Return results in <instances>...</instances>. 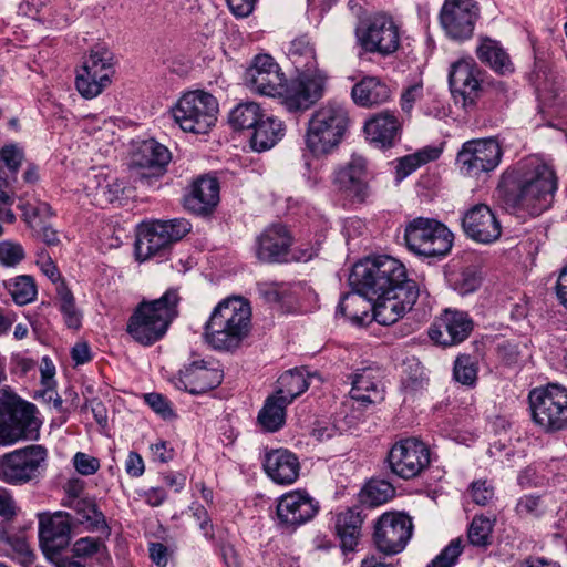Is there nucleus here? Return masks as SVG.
I'll list each match as a JSON object with an SVG mask.
<instances>
[{
    "label": "nucleus",
    "instance_id": "obj_22",
    "mask_svg": "<svg viewBox=\"0 0 567 567\" xmlns=\"http://www.w3.org/2000/svg\"><path fill=\"white\" fill-rule=\"evenodd\" d=\"M71 515L56 512L53 515H40L39 542L44 555L49 559L66 548L71 540Z\"/></svg>",
    "mask_w": 567,
    "mask_h": 567
},
{
    "label": "nucleus",
    "instance_id": "obj_26",
    "mask_svg": "<svg viewBox=\"0 0 567 567\" xmlns=\"http://www.w3.org/2000/svg\"><path fill=\"white\" fill-rule=\"evenodd\" d=\"M220 186L213 175L198 176L184 197V206L189 212L206 216L212 214L220 200Z\"/></svg>",
    "mask_w": 567,
    "mask_h": 567
},
{
    "label": "nucleus",
    "instance_id": "obj_58",
    "mask_svg": "<svg viewBox=\"0 0 567 567\" xmlns=\"http://www.w3.org/2000/svg\"><path fill=\"white\" fill-rule=\"evenodd\" d=\"M148 554L151 560L157 567H166L169 559L173 556V550H169L167 546L158 542H152L148 545Z\"/></svg>",
    "mask_w": 567,
    "mask_h": 567
},
{
    "label": "nucleus",
    "instance_id": "obj_51",
    "mask_svg": "<svg viewBox=\"0 0 567 567\" xmlns=\"http://www.w3.org/2000/svg\"><path fill=\"white\" fill-rule=\"evenodd\" d=\"M23 246L13 240L0 241V266L16 268L25 259Z\"/></svg>",
    "mask_w": 567,
    "mask_h": 567
},
{
    "label": "nucleus",
    "instance_id": "obj_8",
    "mask_svg": "<svg viewBox=\"0 0 567 567\" xmlns=\"http://www.w3.org/2000/svg\"><path fill=\"white\" fill-rule=\"evenodd\" d=\"M48 451L42 445H29L0 457V481L9 485H23L35 480L44 468Z\"/></svg>",
    "mask_w": 567,
    "mask_h": 567
},
{
    "label": "nucleus",
    "instance_id": "obj_56",
    "mask_svg": "<svg viewBox=\"0 0 567 567\" xmlns=\"http://www.w3.org/2000/svg\"><path fill=\"white\" fill-rule=\"evenodd\" d=\"M145 402L150 408L164 420L174 417V412L166 398L159 393H147L144 395Z\"/></svg>",
    "mask_w": 567,
    "mask_h": 567
},
{
    "label": "nucleus",
    "instance_id": "obj_16",
    "mask_svg": "<svg viewBox=\"0 0 567 567\" xmlns=\"http://www.w3.org/2000/svg\"><path fill=\"white\" fill-rule=\"evenodd\" d=\"M372 300L373 319L383 326L399 321L410 311L419 297L416 284H406L390 293L367 295Z\"/></svg>",
    "mask_w": 567,
    "mask_h": 567
},
{
    "label": "nucleus",
    "instance_id": "obj_23",
    "mask_svg": "<svg viewBox=\"0 0 567 567\" xmlns=\"http://www.w3.org/2000/svg\"><path fill=\"white\" fill-rule=\"evenodd\" d=\"M318 509V503L306 491L296 489L279 498L277 516L280 524L295 528L312 519Z\"/></svg>",
    "mask_w": 567,
    "mask_h": 567
},
{
    "label": "nucleus",
    "instance_id": "obj_40",
    "mask_svg": "<svg viewBox=\"0 0 567 567\" xmlns=\"http://www.w3.org/2000/svg\"><path fill=\"white\" fill-rule=\"evenodd\" d=\"M276 395L269 396L258 414V421L267 432H276L282 427L286 419V406Z\"/></svg>",
    "mask_w": 567,
    "mask_h": 567
},
{
    "label": "nucleus",
    "instance_id": "obj_20",
    "mask_svg": "<svg viewBox=\"0 0 567 567\" xmlns=\"http://www.w3.org/2000/svg\"><path fill=\"white\" fill-rule=\"evenodd\" d=\"M169 150L157 141L150 138L138 142L131 155L130 168L141 181L159 177L171 162Z\"/></svg>",
    "mask_w": 567,
    "mask_h": 567
},
{
    "label": "nucleus",
    "instance_id": "obj_29",
    "mask_svg": "<svg viewBox=\"0 0 567 567\" xmlns=\"http://www.w3.org/2000/svg\"><path fill=\"white\" fill-rule=\"evenodd\" d=\"M223 372L208 367L204 360L196 359L185 365L181 378L185 390L192 394L205 393L221 383Z\"/></svg>",
    "mask_w": 567,
    "mask_h": 567
},
{
    "label": "nucleus",
    "instance_id": "obj_1",
    "mask_svg": "<svg viewBox=\"0 0 567 567\" xmlns=\"http://www.w3.org/2000/svg\"><path fill=\"white\" fill-rule=\"evenodd\" d=\"M504 183L508 187L506 203L532 215H539L549 206L557 188L554 169L536 156L519 163L516 169L505 176Z\"/></svg>",
    "mask_w": 567,
    "mask_h": 567
},
{
    "label": "nucleus",
    "instance_id": "obj_47",
    "mask_svg": "<svg viewBox=\"0 0 567 567\" xmlns=\"http://www.w3.org/2000/svg\"><path fill=\"white\" fill-rule=\"evenodd\" d=\"M60 310L63 313L66 326L71 329H79L82 321V313L75 306V300L63 281L56 287Z\"/></svg>",
    "mask_w": 567,
    "mask_h": 567
},
{
    "label": "nucleus",
    "instance_id": "obj_63",
    "mask_svg": "<svg viewBox=\"0 0 567 567\" xmlns=\"http://www.w3.org/2000/svg\"><path fill=\"white\" fill-rule=\"evenodd\" d=\"M6 542L23 557L24 563H31L33 560V553L30 549L27 540L22 536H7Z\"/></svg>",
    "mask_w": 567,
    "mask_h": 567
},
{
    "label": "nucleus",
    "instance_id": "obj_32",
    "mask_svg": "<svg viewBox=\"0 0 567 567\" xmlns=\"http://www.w3.org/2000/svg\"><path fill=\"white\" fill-rule=\"evenodd\" d=\"M351 96L357 105L371 107L389 101L391 90L382 79L378 76H364L354 84Z\"/></svg>",
    "mask_w": 567,
    "mask_h": 567
},
{
    "label": "nucleus",
    "instance_id": "obj_62",
    "mask_svg": "<svg viewBox=\"0 0 567 567\" xmlns=\"http://www.w3.org/2000/svg\"><path fill=\"white\" fill-rule=\"evenodd\" d=\"M423 96L422 83H415L409 86L401 96L402 110L406 113L411 112L414 103Z\"/></svg>",
    "mask_w": 567,
    "mask_h": 567
},
{
    "label": "nucleus",
    "instance_id": "obj_5",
    "mask_svg": "<svg viewBox=\"0 0 567 567\" xmlns=\"http://www.w3.org/2000/svg\"><path fill=\"white\" fill-rule=\"evenodd\" d=\"M350 281L367 295L390 293L406 284H415L408 279L404 265L390 256L368 258L354 265Z\"/></svg>",
    "mask_w": 567,
    "mask_h": 567
},
{
    "label": "nucleus",
    "instance_id": "obj_38",
    "mask_svg": "<svg viewBox=\"0 0 567 567\" xmlns=\"http://www.w3.org/2000/svg\"><path fill=\"white\" fill-rule=\"evenodd\" d=\"M315 374H308L303 370H291L281 374L278 379V389L274 395L290 404L298 395L303 393L310 385Z\"/></svg>",
    "mask_w": 567,
    "mask_h": 567
},
{
    "label": "nucleus",
    "instance_id": "obj_45",
    "mask_svg": "<svg viewBox=\"0 0 567 567\" xmlns=\"http://www.w3.org/2000/svg\"><path fill=\"white\" fill-rule=\"evenodd\" d=\"M288 55L297 71L318 69L315 49L305 37L295 39L291 42Z\"/></svg>",
    "mask_w": 567,
    "mask_h": 567
},
{
    "label": "nucleus",
    "instance_id": "obj_36",
    "mask_svg": "<svg viewBox=\"0 0 567 567\" xmlns=\"http://www.w3.org/2000/svg\"><path fill=\"white\" fill-rule=\"evenodd\" d=\"M251 147L261 152L271 148L284 136V124L274 116H262L252 128Z\"/></svg>",
    "mask_w": 567,
    "mask_h": 567
},
{
    "label": "nucleus",
    "instance_id": "obj_64",
    "mask_svg": "<svg viewBox=\"0 0 567 567\" xmlns=\"http://www.w3.org/2000/svg\"><path fill=\"white\" fill-rule=\"evenodd\" d=\"M16 514L17 507L13 497L4 489L0 491V518L10 520Z\"/></svg>",
    "mask_w": 567,
    "mask_h": 567
},
{
    "label": "nucleus",
    "instance_id": "obj_46",
    "mask_svg": "<svg viewBox=\"0 0 567 567\" xmlns=\"http://www.w3.org/2000/svg\"><path fill=\"white\" fill-rule=\"evenodd\" d=\"M112 83L106 74L93 76L92 73L80 70L75 78V86L78 92L84 99H94L100 95Z\"/></svg>",
    "mask_w": 567,
    "mask_h": 567
},
{
    "label": "nucleus",
    "instance_id": "obj_27",
    "mask_svg": "<svg viewBox=\"0 0 567 567\" xmlns=\"http://www.w3.org/2000/svg\"><path fill=\"white\" fill-rule=\"evenodd\" d=\"M334 184L348 197L358 202L365 200L370 193L365 159L361 156H352L350 162L336 173Z\"/></svg>",
    "mask_w": 567,
    "mask_h": 567
},
{
    "label": "nucleus",
    "instance_id": "obj_24",
    "mask_svg": "<svg viewBox=\"0 0 567 567\" xmlns=\"http://www.w3.org/2000/svg\"><path fill=\"white\" fill-rule=\"evenodd\" d=\"M462 226L470 238L481 244L494 243L502 234L499 220L485 204L470 208L462 219Z\"/></svg>",
    "mask_w": 567,
    "mask_h": 567
},
{
    "label": "nucleus",
    "instance_id": "obj_48",
    "mask_svg": "<svg viewBox=\"0 0 567 567\" xmlns=\"http://www.w3.org/2000/svg\"><path fill=\"white\" fill-rule=\"evenodd\" d=\"M394 495L393 486L385 481H372L364 487L361 499L368 506L374 507L386 503Z\"/></svg>",
    "mask_w": 567,
    "mask_h": 567
},
{
    "label": "nucleus",
    "instance_id": "obj_44",
    "mask_svg": "<svg viewBox=\"0 0 567 567\" xmlns=\"http://www.w3.org/2000/svg\"><path fill=\"white\" fill-rule=\"evenodd\" d=\"M114 64V55L111 51L105 48H96L91 51L81 70L92 73L93 76L106 74L112 80L115 73Z\"/></svg>",
    "mask_w": 567,
    "mask_h": 567
},
{
    "label": "nucleus",
    "instance_id": "obj_10",
    "mask_svg": "<svg viewBox=\"0 0 567 567\" xmlns=\"http://www.w3.org/2000/svg\"><path fill=\"white\" fill-rule=\"evenodd\" d=\"M361 47L371 53L389 55L400 45V31L393 18L384 12L372 14L357 29Z\"/></svg>",
    "mask_w": 567,
    "mask_h": 567
},
{
    "label": "nucleus",
    "instance_id": "obj_13",
    "mask_svg": "<svg viewBox=\"0 0 567 567\" xmlns=\"http://www.w3.org/2000/svg\"><path fill=\"white\" fill-rule=\"evenodd\" d=\"M391 471L401 478L419 476L431 462L429 447L415 437L395 443L388 455Z\"/></svg>",
    "mask_w": 567,
    "mask_h": 567
},
{
    "label": "nucleus",
    "instance_id": "obj_14",
    "mask_svg": "<svg viewBox=\"0 0 567 567\" xmlns=\"http://www.w3.org/2000/svg\"><path fill=\"white\" fill-rule=\"evenodd\" d=\"M412 532L410 516L403 513H384L374 525V544L381 553L395 555L405 548Z\"/></svg>",
    "mask_w": 567,
    "mask_h": 567
},
{
    "label": "nucleus",
    "instance_id": "obj_52",
    "mask_svg": "<svg viewBox=\"0 0 567 567\" xmlns=\"http://www.w3.org/2000/svg\"><path fill=\"white\" fill-rule=\"evenodd\" d=\"M454 378L457 382L471 385L476 381L477 368L470 355L457 357L454 364Z\"/></svg>",
    "mask_w": 567,
    "mask_h": 567
},
{
    "label": "nucleus",
    "instance_id": "obj_50",
    "mask_svg": "<svg viewBox=\"0 0 567 567\" xmlns=\"http://www.w3.org/2000/svg\"><path fill=\"white\" fill-rule=\"evenodd\" d=\"M0 158L1 166H6L9 173L3 172L4 177H9V179L17 182V173L24 159V154L22 148H20L17 144H8L4 145L0 150Z\"/></svg>",
    "mask_w": 567,
    "mask_h": 567
},
{
    "label": "nucleus",
    "instance_id": "obj_7",
    "mask_svg": "<svg viewBox=\"0 0 567 567\" xmlns=\"http://www.w3.org/2000/svg\"><path fill=\"white\" fill-rule=\"evenodd\" d=\"M408 248L424 257L445 256L452 248L453 235L445 225L433 218L417 217L405 227Z\"/></svg>",
    "mask_w": 567,
    "mask_h": 567
},
{
    "label": "nucleus",
    "instance_id": "obj_6",
    "mask_svg": "<svg viewBox=\"0 0 567 567\" xmlns=\"http://www.w3.org/2000/svg\"><path fill=\"white\" fill-rule=\"evenodd\" d=\"M528 401L532 420L543 432L567 429V388L557 383L535 388L529 392Z\"/></svg>",
    "mask_w": 567,
    "mask_h": 567
},
{
    "label": "nucleus",
    "instance_id": "obj_53",
    "mask_svg": "<svg viewBox=\"0 0 567 567\" xmlns=\"http://www.w3.org/2000/svg\"><path fill=\"white\" fill-rule=\"evenodd\" d=\"M463 545L461 538H455L429 564L427 567H452L461 553Z\"/></svg>",
    "mask_w": 567,
    "mask_h": 567
},
{
    "label": "nucleus",
    "instance_id": "obj_34",
    "mask_svg": "<svg viewBox=\"0 0 567 567\" xmlns=\"http://www.w3.org/2000/svg\"><path fill=\"white\" fill-rule=\"evenodd\" d=\"M373 312L372 300L357 288V291L346 293L337 308V312L350 319L354 324L363 326L371 320Z\"/></svg>",
    "mask_w": 567,
    "mask_h": 567
},
{
    "label": "nucleus",
    "instance_id": "obj_33",
    "mask_svg": "<svg viewBox=\"0 0 567 567\" xmlns=\"http://www.w3.org/2000/svg\"><path fill=\"white\" fill-rule=\"evenodd\" d=\"M364 131L372 143L391 146L399 136L400 123L394 114L381 112L365 122Z\"/></svg>",
    "mask_w": 567,
    "mask_h": 567
},
{
    "label": "nucleus",
    "instance_id": "obj_37",
    "mask_svg": "<svg viewBox=\"0 0 567 567\" xmlns=\"http://www.w3.org/2000/svg\"><path fill=\"white\" fill-rule=\"evenodd\" d=\"M478 59L488 64L495 72L506 75L514 72V64L501 47L499 42L489 38L483 39L476 49Z\"/></svg>",
    "mask_w": 567,
    "mask_h": 567
},
{
    "label": "nucleus",
    "instance_id": "obj_12",
    "mask_svg": "<svg viewBox=\"0 0 567 567\" xmlns=\"http://www.w3.org/2000/svg\"><path fill=\"white\" fill-rule=\"evenodd\" d=\"M174 220L141 223L136 228L135 257L143 262L151 258H165L174 248Z\"/></svg>",
    "mask_w": 567,
    "mask_h": 567
},
{
    "label": "nucleus",
    "instance_id": "obj_43",
    "mask_svg": "<svg viewBox=\"0 0 567 567\" xmlns=\"http://www.w3.org/2000/svg\"><path fill=\"white\" fill-rule=\"evenodd\" d=\"M441 153L442 150L440 147L426 146L413 154L402 157L396 166L398 178H405L421 165L439 158Z\"/></svg>",
    "mask_w": 567,
    "mask_h": 567
},
{
    "label": "nucleus",
    "instance_id": "obj_41",
    "mask_svg": "<svg viewBox=\"0 0 567 567\" xmlns=\"http://www.w3.org/2000/svg\"><path fill=\"white\" fill-rule=\"evenodd\" d=\"M264 116L260 105L252 101L239 103L229 113V123L235 130H252Z\"/></svg>",
    "mask_w": 567,
    "mask_h": 567
},
{
    "label": "nucleus",
    "instance_id": "obj_42",
    "mask_svg": "<svg viewBox=\"0 0 567 567\" xmlns=\"http://www.w3.org/2000/svg\"><path fill=\"white\" fill-rule=\"evenodd\" d=\"M75 511L80 516L79 522L81 524H86L89 529L92 532H100L104 536L110 535V527L106 523L105 516L93 502L79 499L75 504Z\"/></svg>",
    "mask_w": 567,
    "mask_h": 567
},
{
    "label": "nucleus",
    "instance_id": "obj_4",
    "mask_svg": "<svg viewBox=\"0 0 567 567\" xmlns=\"http://www.w3.org/2000/svg\"><path fill=\"white\" fill-rule=\"evenodd\" d=\"M177 313V290L169 288L161 298L142 301L127 323V333L138 343L151 346L162 339Z\"/></svg>",
    "mask_w": 567,
    "mask_h": 567
},
{
    "label": "nucleus",
    "instance_id": "obj_21",
    "mask_svg": "<svg viewBox=\"0 0 567 567\" xmlns=\"http://www.w3.org/2000/svg\"><path fill=\"white\" fill-rule=\"evenodd\" d=\"M451 92L463 107L474 104L481 91V70L472 58L460 59L449 73Z\"/></svg>",
    "mask_w": 567,
    "mask_h": 567
},
{
    "label": "nucleus",
    "instance_id": "obj_55",
    "mask_svg": "<svg viewBox=\"0 0 567 567\" xmlns=\"http://www.w3.org/2000/svg\"><path fill=\"white\" fill-rule=\"evenodd\" d=\"M516 512L520 516H538L544 512V505L539 496L524 495L516 504Z\"/></svg>",
    "mask_w": 567,
    "mask_h": 567
},
{
    "label": "nucleus",
    "instance_id": "obj_3",
    "mask_svg": "<svg viewBox=\"0 0 567 567\" xmlns=\"http://www.w3.org/2000/svg\"><path fill=\"white\" fill-rule=\"evenodd\" d=\"M350 117L342 103L329 101L316 109L305 134L306 148L316 157L331 153L343 140Z\"/></svg>",
    "mask_w": 567,
    "mask_h": 567
},
{
    "label": "nucleus",
    "instance_id": "obj_28",
    "mask_svg": "<svg viewBox=\"0 0 567 567\" xmlns=\"http://www.w3.org/2000/svg\"><path fill=\"white\" fill-rule=\"evenodd\" d=\"M264 468L275 483L288 485L292 484L298 478L300 463L292 452L278 449L266 454Z\"/></svg>",
    "mask_w": 567,
    "mask_h": 567
},
{
    "label": "nucleus",
    "instance_id": "obj_39",
    "mask_svg": "<svg viewBox=\"0 0 567 567\" xmlns=\"http://www.w3.org/2000/svg\"><path fill=\"white\" fill-rule=\"evenodd\" d=\"M3 287L7 289L12 300L24 306L35 300L38 290L32 276L20 275L12 279L4 280Z\"/></svg>",
    "mask_w": 567,
    "mask_h": 567
},
{
    "label": "nucleus",
    "instance_id": "obj_17",
    "mask_svg": "<svg viewBox=\"0 0 567 567\" xmlns=\"http://www.w3.org/2000/svg\"><path fill=\"white\" fill-rule=\"evenodd\" d=\"M501 157L502 150L496 140H473L463 144L456 162L464 174L477 177L495 169Z\"/></svg>",
    "mask_w": 567,
    "mask_h": 567
},
{
    "label": "nucleus",
    "instance_id": "obj_54",
    "mask_svg": "<svg viewBox=\"0 0 567 567\" xmlns=\"http://www.w3.org/2000/svg\"><path fill=\"white\" fill-rule=\"evenodd\" d=\"M259 296L268 303L280 302L288 292L285 284L277 282H259L257 285Z\"/></svg>",
    "mask_w": 567,
    "mask_h": 567
},
{
    "label": "nucleus",
    "instance_id": "obj_60",
    "mask_svg": "<svg viewBox=\"0 0 567 567\" xmlns=\"http://www.w3.org/2000/svg\"><path fill=\"white\" fill-rule=\"evenodd\" d=\"M493 495V487L486 481H477L471 486V496L477 505H486Z\"/></svg>",
    "mask_w": 567,
    "mask_h": 567
},
{
    "label": "nucleus",
    "instance_id": "obj_19",
    "mask_svg": "<svg viewBox=\"0 0 567 567\" xmlns=\"http://www.w3.org/2000/svg\"><path fill=\"white\" fill-rule=\"evenodd\" d=\"M34 411L35 406L31 403L0 408V444L11 445L23 439H32L39 429Z\"/></svg>",
    "mask_w": 567,
    "mask_h": 567
},
{
    "label": "nucleus",
    "instance_id": "obj_15",
    "mask_svg": "<svg viewBox=\"0 0 567 567\" xmlns=\"http://www.w3.org/2000/svg\"><path fill=\"white\" fill-rule=\"evenodd\" d=\"M246 86L254 93L265 96H279L286 78L280 65L267 53L255 55L245 71Z\"/></svg>",
    "mask_w": 567,
    "mask_h": 567
},
{
    "label": "nucleus",
    "instance_id": "obj_11",
    "mask_svg": "<svg viewBox=\"0 0 567 567\" xmlns=\"http://www.w3.org/2000/svg\"><path fill=\"white\" fill-rule=\"evenodd\" d=\"M218 104L203 91L185 93L179 99V128L194 134H205L214 125Z\"/></svg>",
    "mask_w": 567,
    "mask_h": 567
},
{
    "label": "nucleus",
    "instance_id": "obj_49",
    "mask_svg": "<svg viewBox=\"0 0 567 567\" xmlns=\"http://www.w3.org/2000/svg\"><path fill=\"white\" fill-rule=\"evenodd\" d=\"M493 520L485 516H475L468 527L467 538L474 546H487L491 543Z\"/></svg>",
    "mask_w": 567,
    "mask_h": 567
},
{
    "label": "nucleus",
    "instance_id": "obj_18",
    "mask_svg": "<svg viewBox=\"0 0 567 567\" xmlns=\"http://www.w3.org/2000/svg\"><path fill=\"white\" fill-rule=\"evenodd\" d=\"M480 9L473 0H445L440 11V23L445 34L455 41L473 35Z\"/></svg>",
    "mask_w": 567,
    "mask_h": 567
},
{
    "label": "nucleus",
    "instance_id": "obj_61",
    "mask_svg": "<svg viewBox=\"0 0 567 567\" xmlns=\"http://www.w3.org/2000/svg\"><path fill=\"white\" fill-rule=\"evenodd\" d=\"M153 458L156 462L159 463H168L169 461H173L175 456V450L174 446L163 440H159L155 444L151 446Z\"/></svg>",
    "mask_w": 567,
    "mask_h": 567
},
{
    "label": "nucleus",
    "instance_id": "obj_59",
    "mask_svg": "<svg viewBox=\"0 0 567 567\" xmlns=\"http://www.w3.org/2000/svg\"><path fill=\"white\" fill-rule=\"evenodd\" d=\"M102 543L99 538L83 537L78 539L72 548L76 557L91 556L99 551Z\"/></svg>",
    "mask_w": 567,
    "mask_h": 567
},
{
    "label": "nucleus",
    "instance_id": "obj_31",
    "mask_svg": "<svg viewBox=\"0 0 567 567\" xmlns=\"http://www.w3.org/2000/svg\"><path fill=\"white\" fill-rule=\"evenodd\" d=\"M351 384V398L363 405L380 403L384 399V385L378 369L360 370L353 374Z\"/></svg>",
    "mask_w": 567,
    "mask_h": 567
},
{
    "label": "nucleus",
    "instance_id": "obj_35",
    "mask_svg": "<svg viewBox=\"0 0 567 567\" xmlns=\"http://www.w3.org/2000/svg\"><path fill=\"white\" fill-rule=\"evenodd\" d=\"M362 517L354 509H346L336 516L334 529L343 550L352 551L361 536Z\"/></svg>",
    "mask_w": 567,
    "mask_h": 567
},
{
    "label": "nucleus",
    "instance_id": "obj_25",
    "mask_svg": "<svg viewBox=\"0 0 567 567\" xmlns=\"http://www.w3.org/2000/svg\"><path fill=\"white\" fill-rule=\"evenodd\" d=\"M472 330V321L465 312L445 310L429 330L431 340L447 347L464 341Z\"/></svg>",
    "mask_w": 567,
    "mask_h": 567
},
{
    "label": "nucleus",
    "instance_id": "obj_9",
    "mask_svg": "<svg viewBox=\"0 0 567 567\" xmlns=\"http://www.w3.org/2000/svg\"><path fill=\"white\" fill-rule=\"evenodd\" d=\"M327 75L319 69L298 70L297 75L284 84L280 99L290 112L309 109L323 96Z\"/></svg>",
    "mask_w": 567,
    "mask_h": 567
},
{
    "label": "nucleus",
    "instance_id": "obj_2",
    "mask_svg": "<svg viewBox=\"0 0 567 567\" xmlns=\"http://www.w3.org/2000/svg\"><path fill=\"white\" fill-rule=\"evenodd\" d=\"M251 307L243 297L219 301L205 323L204 338L215 350L235 351L251 330Z\"/></svg>",
    "mask_w": 567,
    "mask_h": 567
},
{
    "label": "nucleus",
    "instance_id": "obj_30",
    "mask_svg": "<svg viewBox=\"0 0 567 567\" xmlns=\"http://www.w3.org/2000/svg\"><path fill=\"white\" fill-rule=\"evenodd\" d=\"M292 238L282 225H271L258 238L257 257L265 262L279 261L286 257Z\"/></svg>",
    "mask_w": 567,
    "mask_h": 567
},
{
    "label": "nucleus",
    "instance_id": "obj_57",
    "mask_svg": "<svg viewBox=\"0 0 567 567\" xmlns=\"http://www.w3.org/2000/svg\"><path fill=\"white\" fill-rule=\"evenodd\" d=\"M73 465L81 475H93L100 468V461L83 452H78L73 457Z\"/></svg>",
    "mask_w": 567,
    "mask_h": 567
}]
</instances>
